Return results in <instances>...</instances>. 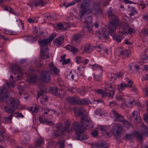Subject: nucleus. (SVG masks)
<instances>
[{
    "instance_id": "f257e3e1",
    "label": "nucleus",
    "mask_w": 148,
    "mask_h": 148,
    "mask_svg": "<svg viewBox=\"0 0 148 148\" xmlns=\"http://www.w3.org/2000/svg\"><path fill=\"white\" fill-rule=\"evenodd\" d=\"M81 120L82 121L81 123V125L78 122L74 121L71 126V132L76 131V135L75 137H73L74 139V138L76 140H80L87 139L88 138V136L81 129V127L84 129H86L92 127V122L89 118L86 116H83L81 117Z\"/></svg>"
},
{
    "instance_id": "f03ea898",
    "label": "nucleus",
    "mask_w": 148,
    "mask_h": 148,
    "mask_svg": "<svg viewBox=\"0 0 148 148\" xmlns=\"http://www.w3.org/2000/svg\"><path fill=\"white\" fill-rule=\"evenodd\" d=\"M92 12L93 9L90 4V0L87 1L85 0L80 6V10L79 12L80 18H81L85 14H92Z\"/></svg>"
},
{
    "instance_id": "7ed1b4c3",
    "label": "nucleus",
    "mask_w": 148,
    "mask_h": 148,
    "mask_svg": "<svg viewBox=\"0 0 148 148\" xmlns=\"http://www.w3.org/2000/svg\"><path fill=\"white\" fill-rule=\"evenodd\" d=\"M117 26H116L110 27H108V33L112 37L113 39L116 41L118 43L120 42L124 38L123 34H126L125 31L120 32L118 35H116L115 32Z\"/></svg>"
},
{
    "instance_id": "20e7f679",
    "label": "nucleus",
    "mask_w": 148,
    "mask_h": 148,
    "mask_svg": "<svg viewBox=\"0 0 148 148\" xmlns=\"http://www.w3.org/2000/svg\"><path fill=\"white\" fill-rule=\"evenodd\" d=\"M71 121L70 120H66L64 122V126L61 123H58L56 125V129H58L62 135H64L66 133H69L71 132V128L70 129Z\"/></svg>"
},
{
    "instance_id": "39448f33",
    "label": "nucleus",
    "mask_w": 148,
    "mask_h": 148,
    "mask_svg": "<svg viewBox=\"0 0 148 148\" xmlns=\"http://www.w3.org/2000/svg\"><path fill=\"white\" fill-rule=\"evenodd\" d=\"M106 14L108 15L109 19L112 20L110 22L108 27L118 26L119 24V18L116 15L114 14L111 8L107 10Z\"/></svg>"
},
{
    "instance_id": "423d86ee",
    "label": "nucleus",
    "mask_w": 148,
    "mask_h": 148,
    "mask_svg": "<svg viewBox=\"0 0 148 148\" xmlns=\"http://www.w3.org/2000/svg\"><path fill=\"white\" fill-rule=\"evenodd\" d=\"M105 89L106 90L108 91V96L109 97L112 98L114 93L115 87L114 83H111L110 81L106 83Z\"/></svg>"
},
{
    "instance_id": "0eeeda50",
    "label": "nucleus",
    "mask_w": 148,
    "mask_h": 148,
    "mask_svg": "<svg viewBox=\"0 0 148 148\" xmlns=\"http://www.w3.org/2000/svg\"><path fill=\"white\" fill-rule=\"evenodd\" d=\"M135 137L136 138L140 141L143 140V139L142 135L137 132H134L133 134L128 133L126 134L123 137V138L124 139H128L130 140L133 139Z\"/></svg>"
},
{
    "instance_id": "6e6552de",
    "label": "nucleus",
    "mask_w": 148,
    "mask_h": 148,
    "mask_svg": "<svg viewBox=\"0 0 148 148\" xmlns=\"http://www.w3.org/2000/svg\"><path fill=\"white\" fill-rule=\"evenodd\" d=\"M111 114L113 115L116 121L122 123L124 126L127 121L124 119L122 116L114 110L111 111Z\"/></svg>"
},
{
    "instance_id": "1a4fd4ad",
    "label": "nucleus",
    "mask_w": 148,
    "mask_h": 148,
    "mask_svg": "<svg viewBox=\"0 0 148 148\" xmlns=\"http://www.w3.org/2000/svg\"><path fill=\"white\" fill-rule=\"evenodd\" d=\"M56 36L55 34H53L48 38L40 40L39 41V43L41 47V48H43L45 49L46 47H47L46 45L49 42L52 41Z\"/></svg>"
},
{
    "instance_id": "9d476101",
    "label": "nucleus",
    "mask_w": 148,
    "mask_h": 148,
    "mask_svg": "<svg viewBox=\"0 0 148 148\" xmlns=\"http://www.w3.org/2000/svg\"><path fill=\"white\" fill-rule=\"evenodd\" d=\"M122 131V129L120 124L115 123L113 127V129L111 130V132L115 136L117 139L118 136L120 135Z\"/></svg>"
},
{
    "instance_id": "9b49d317",
    "label": "nucleus",
    "mask_w": 148,
    "mask_h": 148,
    "mask_svg": "<svg viewBox=\"0 0 148 148\" xmlns=\"http://www.w3.org/2000/svg\"><path fill=\"white\" fill-rule=\"evenodd\" d=\"M40 79L44 83H47L50 80V76L48 71H43L40 75Z\"/></svg>"
},
{
    "instance_id": "f8f14e48",
    "label": "nucleus",
    "mask_w": 148,
    "mask_h": 148,
    "mask_svg": "<svg viewBox=\"0 0 148 148\" xmlns=\"http://www.w3.org/2000/svg\"><path fill=\"white\" fill-rule=\"evenodd\" d=\"M3 108L4 111L5 112L8 113L10 114V116L5 118V120L7 121H9V123H11V120L14 116V110H12L11 108H8L7 106H4Z\"/></svg>"
},
{
    "instance_id": "ddd939ff",
    "label": "nucleus",
    "mask_w": 148,
    "mask_h": 148,
    "mask_svg": "<svg viewBox=\"0 0 148 148\" xmlns=\"http://www.w3.org/2000/svg\"><path fill=\"white\" fill-rule=\"evenodd\" d=\"M80 49L83 53H89L93 50L92 47L89 44H84L82 45Z\"/></svg>"
},
{
    "instance_id": "4468645a",
    "label": "nucleus",
    "mask_w": 148,
    "mask_h": 148,
    "mask_svg": "<svg viewBox=\"0 0 148 148\" xmlns=\"http://www.w3.org/2000/svg\"><path fill=\"white\" fill-rule=\"evenodd\" d=\"M92 17L89 16L85 19V23L87 25L86 28L87 32H91L92 31Z\"/></svg>"
},
{
    "instance_id": "2eb2a0df",
    "label": "nucleus",
    "mask_w": 148,
    "mask_h": 148,
    "mask_svg": "<svg viewBox=\"0 0 148 148\" xmlns=\"http://www.w3.org/2000/svg\"><path fill=\"white\" fill-rule=\"evenodd\" d=\"M5 89L4 86L2 88H0V101L6 102L8 100V95L7 92H3Z\"/></svg>"
},
{
    "instance_id": "dca6fc26",
    "label": "nucleus",
    "mask_w": 148,
    "mask_h": 148,
    "mask_svg": "<svg viewBox=\"0 0 148 148\" xmlns=\"http://www.w3.org/2000/svg\"><path fill=\"white\" fill-rule=\"evenodd\" d=\"M10 103L12 107L11 109L14 110L18 108L19 105V100L17 98H13L10 101Z\"/></svg>"
},
{
    "instance_id": "f3484780",
    "label": "nucleus",
    "mask_w": 148,
    "mask_h": 148,
    "mask_svg": "<svg viewBox=\"0 0 148 148\" xmlns=\"http://www.w3.org/2000/svg\"><path fill=\"white\" fill-rule=\"evenodd\" d=\"M131 117L134 119L137 123H140L141 121L140 114L139 112L136 111H134L132 112Z\"/></svg>"
},
{
    "instance_id": "a211bd4d",
    "label": "nucleus",
    "mask_w": 148,
    "mask_h": 148,
    "mask_svg": "<svg viewBox=\"0 0 148 148\" xmlns=\"http://www.w3.org/2000/svg\"><path fill=\"white\" fill-rule=\"evenodd\" d=\"M49 72L53 75H57L59 72V70L54 66L53 62L49 64Z\"/></svg>"
},
{
    "instance_id": "6ab92c4d",
    "label": "nucleus",
    "mask_w": 148,
    "mask_h": 148,
    "mask_svg": "<svg viewBox=\"0 0 148 148\" xmlns=\"http://www.w3.org/2000/svg\"><path fill=\"white\" fill-rule=\"evenodd\" d=\"M83 36L81 34H75L73 35L72 42L74 43L76 42L77 44L80 43L81 41V38Z\"/></svg>"
},
{
    "instance_id": "aec40b11",
    "label": "nucleus",
    "mask_w": 148,
    "mask_h": 148,
    "mask_svg": "<svg viewBox=\"0 0 148 148\" xmlns=\"http://www.w3.org/2000/svg\"><path fill=\"white\" fill-rule=\"evenodd\" d=\"M48 49L49 48L47 47H46L45 49L43 48H41V55L42 58L45 59L49 58V53L48 52Z\"/></svg>"
},
{
    "instance_id": "412c9836",
    "label": "nucleus",
    "mask_w": 148,
    "mask_h": 148,
    "mask_svg": "<svg viewBox=\"0 0 148 148\" xmlns=\"http://www.w3.org/2000/svg\"><path fill=\"white\" fill-rule=\"evenodd\" d=\"M64 37L63 36H60L54 40L53 43L56 45L60 46L64 42Z\"/></svg>"
},
{
    "instance_id": "4be33fe9",
    "label": "nucleus",
    "mask_w": 148,
    "mask_h": 148,
    "mask_svg": "<svg viewBox=\"0 0 148 148\" xmlns=\"http://www.w3.org/2000/svg\"><path fill=\"white\" fill-rule=\"evenodd\" d=\"M11 70L14 72V74H15L17 73H21L22 69L20 66L17 64H16L12 66Z\"/></svg>"
},
{
    "instance_id": "5701e85b",
    "label": "nucleus",
    "mask_w": 148,
    "mask_h": 148,
    "mask_svg": "<svg viewBox=\"0 0 148 148\" xmlns=\"http://www.w3.org/2000/svg\"><path fill=\"white\" fill-rule=\"evenodd\" d=\"M66 49L69 50L73 54H76L79 51L78 49L74 46L68 45L66 46Z\"/></svg>"
},
{
    "instance_id": "b1692460",
    "label": "nucleus",
    "mask_w": 148,
    "mask_h": 148,
    "mask_svg": "<svg viewBox=\"0 0 148 148\" xmlns=\"http://www.w3.org/2000/svg\"><path fill=\"white\" fill-rule=\"evenodd\" d=\"M78 100L77 98L75 97H70L66 99V100L72 104L78 103Z\"/></svg>"
},
{
    "instance_id": "393cba45",
    "label": "nucleus",
    "mask_w": 148,
    "mask_h": 148,
    "mask_svg": "<svg viewBox=\"0 0 148 148\" xmlns=\"http://www.w3.org/2000/svg\"><path fill=\"white\" fill-rule=\"evenodd\" d=\"M69 74H67L66 73H65V75L66 78L69 79H71L72 80H73L75 81H76L78 79V77L76 75L74 74L71 75L72 72L69 71Z\"/></svg>"
},
{
    "instance_id": "a878e982",
    "label": "nucleus",
    "mask_w": 148,
    "mask_h": 148,
    "mask_svg": "<svg viewBox=\"0 0 148 148\" xmlns=\"http://www.w3.org/2000/svg\"><path fill=\"white\" fill-rule=\"evenodd\" d=\"M91 103L90 101L88 99H82L78 100V103L81 105H87Z\"/></svg>"
},
{
    "instance_id": "bb28decb",
    "label": "nucleus",
    "mask_w": 148,
    "mask_h": 148,
    "mask_svg": "<svg viewBox=\"0 0 148 148\" xmlns=\"http://www.w3.org/2000/svg\"><path fill=\"white\" fill-rule=\"evenodd\" d=\"M4 134L5 132L3 131L0 130V142H3L5 140L7 141L9 140L8 136H7V138L6 136L4 137Z\"/></svg>"
},
{
    "instance_id": "cd10ccee",
    "label": "nucleus",
    "mask_w": 148,
    "mask_h": 148,
    "mask_svg": "<svg viewBox=\"0 0 148 148\" xmlns=\"http://www.w3.org/2000/svg\"><path fill=\"white\" fill-rule=\"evenodd\" d=\"M94 91L98 94H101L102 97H104L106 96L108 97V92H106L104 90L101 89H96Z\"/></svg>"
},
{
    "instance_id": "c85d7f7f",
    "label": "nucleus",
    "mask_w": 148,
    "mask_h": 148,
    "mask_svg": "<svg viewBox=\"0 0 148 148\" xmlns=\"http://www.w3.org/2000/svg\"><path fill=\"white\" fill-rule=\"evenodd\" d=\"M44 112L43 114H48L49 115H52L54 113V110H53L49 109L47 108H44L43 109Z\"/></svg>"
},
{
    "instance_id": "c756f323",
    "label": "nucleus",
    "mask_w": 148,
    "mask_h": 148,
    "mask_svg": "<svg viewBox=\"0 0 148 148\" xmlns=\"http://www.w3.org/2000/svg\"><path fill=\"white\" fill-rule=\"evenodd\" d=\"M49 90V92L54 95L56 96L58 95V88L56 86L50 87Z\"/></svg>"
},
{
    "instance_id": "7c9ffc66",
    "label": "nucleus",
    "mask_w": 148,
    "mask_h": 148,
    "mask_svg": "<svg viewBox=\"0 0 148 148\" xmlns=\"http://www.w3.org/2000/svg\"><path fill=\"white\" fill-rule=\"evenodd\" d=\"M46 3L42 0H37L34 3V5L35 7L43 6Z\"/></svg>"
},
{
    "instance_id": "2f4dec72",
    "label": "nucleus",
    "mask_w": 148,
    "mask_h": 148,
    "mask_svg": "<svg viewBox=\"0 0 148 148\" xmlns=\"http://www.w3.org/2000/svg\"><path fill=\"white\" fill-rule=\"evenodd\" d=\"M127 87V84L122 83L117 86V89L119 92H121L125 89V88Z\"/></svg>"
},
{
    "instance_id": "473e14b6",
    "label": "nucleus",
    "mask_w": 148,
    "mask_h": 148,
    "mask_svg": "<svg viewBox=\"0 0 148 148\" xmlns=\"http://www.w3.org/2000/svg\"><path fill=\"white\" fill-rule=\"evenodd\" d=\"M97 34H100L103 37L106 39H108L109 37V35L106 33L104 30L102 31L101 32L100 31L97 32Z\"/></svg>"
},
{
    "instance_id": "72a5a7b5",
    "label": "nucleus",
    "mask_w": 148,
    "mask_h": 148,
    "mask_svg": "<svg viewBox=\"0 0 148 148\" xmlns=\"http://www.w3.org/2000/svg\"><path fill=\"white\" fill-rule=\"evenodd\" d=\"M91 68L93 70H100L101 72L103 71L102 67L100 65H98L96 64H92L91 65Z\"/></svg>"
},
{
    "instance_id": "f704fd0d",
    "label": "nucleus",
    "mask_w": 148,
    "mask_h": 148,
    "mask_svg": "<svg viewBox=\"0 0 148 148\" xmlns=\"http://www.w3.org/2000/svg\"><path fill=\"white\" fill-rule=\"evenodd\" d=\"M27 78L29 81L31 82L34 83L38 79V77L37 75L30 76L28 77Z\"/></svg>"
},
{
    "instance_id": "c9c22d12",
    "label": "nucleus",
    "mask_w": 148,
    "mask_h": 148,
    "mask_svg": "<svg viewBox=\"0 0 148 148\" xmlns=\"http://www.w3.org/2000/svg\"><path fill=\"white\" fill-rule=\"evenodd\" d=\"M74 112L75 115L81 116L83 115L82 109L79 108H75Z\"/></svg>"
},
{
    "instance_id": "e433bc0d",
    "label": "nucleus",
    "mask_w": 148,
    "mask_h": 148,
    "mask_svg": "<svg viewBox=\"0 0 148 148\" xmlns=\"http://www.w3.org/2000/svg\"><path fill=\"white\" fill-rule=\"evenodd\" d=\"M48 97L45 95H44L40 99V103L42 104L45 106L46 104V102L48 100Z\"/></svg>"
},
{
    "instance_id": "4c0bfd02",
    "label": "nucleus",
    "mask_w": 148,
    "mask_h": 148,
    "mask_svg": "<svg viewBox=\"0 0 148 148\" xmlns=\"http://www.w3.org/2000/svg\"><path fill=\"white\" fill-rule=\"evenodd\" d=\"M139 66L138 65H136L134 66V70H133L132 69V67L131 66H130V71L131 73H137L139 69Z\"/></svg>"
},
{
    "instance_id": "58836bf2",
    "label": "nucleus",
    "mask_w": 148,
    "mask_h": 148,
    "mask_svg": "<svg viewBox=\"0 0 148 148\" xmlns=\"http://www.w3.org/2000/svg\"><path fill=\"white\" fill-rule=\"evenodd\" d=\"M120 53L121 55H123L124 56L127 57L130 55V52L129 50H125L121 51Z\"/></svg>"
},
{
    "instance_id": "ea45409f",
    "label": "nucleus",
    "mask_w": 148,
    "mask_h": 148,
    "mask_svg": "<svg viewBox=\"0 0 148 148\" xmlns=\"http://www.w3.org/2000/svg\"><path fill=\"white\" fill-rule=\"evenodd\" d=\"M142 132L143 135L145 136H148V128L145 125L142 126Z\"/></svg>"
},
{
    "instance_id": "a19ab883",
    "label": "nucleus",
    "mask_w": 148,
    "mask_h": 148,
    "mask_svg": "<svg viewBox=\"0 0 148 148\" xmlns=\"http://www.w3.org/2000/svg\"><path fill=\"white\" fill-rule=\"evenodd\" d=\"M47 118H46L44 115L43 114L40 116L38 120L41 123L43 124L44 123H45L47 120Z\"/></svg>"
},
{
    "instance_id": "79ce46f5",
    "label": "nucleus",
    "mask_w": 148,
    "mask_h": 148,
    "mask_svg": "<svg viewBox=\"0 0 148 148\" xmlns=\"http://www.w3.org/2000/svg\"><path fill=\"white\" fill-rule=\"evenodd\" d=\"M44 142V140L43 138L41 137H40L37 140L36 143V146L38 147L40 146Z\"/></svg>"
},
{
    "instance_id": "37998d69",
    "label": "nucleus",
    "mask_w": 148,
    "mask_h": 148,
    "mask_svg": "<svg viewBox=\"0 0 148 148\" xmlns=\"http://www.w3.org/2000/svg\"><path fill=\"white\" fill-rule=\"evenodd\" d=\"M65 95L64 91L62 89H61L59 91V92L58 93L57 96L60 97L62 98L64 97Z\"/></svg>"
},
{
    "instance_id": "c03bdc74",
    "label": "nucleus",
    "mask_w": 148,
    "mask_h": 148,
    "mask_svg": "<svg viewBox=\"0 0 148 148\" xmlns=\"http://www.w3.org/2000/svg\"><path fill=\"white\" fill-rule=\"evenodd\" d=\"M68 90L72 93L76 92H77L78 89H77L75 87L69 86L68 87Z\"/></svg>"
},
{
    "instance_id": "a18cd8bd",
    "label": "nucleus",
    "mask_w": 148,
    "mask_h": 148,
    "mask_svg": "<svg viewBox=\"0 0 148 148\" xmlns=\"http://www.w3.org/2000/svg\"><path fill=\"white\" fill-rule=\"evenodd\" d=\"M95 49L97 50V51L99 52H101V54H104V53L103 52V51H104V50H103L101 48V47L100 45H97L95 47Z\"/></svg>"
},
{
    "instance_id": "49530a36",
    "label": "nucleus",
    "mask_w": 148,
    "mask_h": 148,
    "mask_svg": "<svg viewBox=\"0 0 148 148\" xmlns=\"http://www.w3.org/2000/svg\"><path fill=\"white\" fill-rule=\"evenodd\" d=\"M141 33L145 36L148 37V28L143 29L142 30Z\"/></svg>"
},
{
    "instance_id": "de8ad7c7",
    "label": "nucleus",
    "mask_w": 148,
    "mask_h": 148,
    "mask_svg": "<svg viewBox=\"0 0 148 148\" xmlns=\"http://www.w3.org/2000/svg\"><path fill=\"white\" fill-rule=\"evenodd\" d=\"M94 79L96 81H99L101 79L102 77V73H100L99 75H97L96 76H95V74H93Z\"/></svg>"
},
{
    "instance_id": "09e8293b",
    "label": "nucleus",
    "mask_w": 148,
    "mask_h": 148,
    "mask_svg": "<svg viewBox=\"0 0 148 148\" xmlns=\"http://www.w3.org/2000/svg\"><path fill=\"white\" fill-rule=\"evenodd\" d=\"M134 100H130L129 101H127L125 102V104L128 107L130 108L132 107V105L134 103Z\"/></svg>"
},
{
    "instance_id": "8fccbe9b",
    "label": "nucleus",
    "mask_w": 148,
    "mask_h": 148,
    "mask_svg": "<svg viewBox=\"0 0 148 148\" xmlns=\"http://www.w3.org/2000/svg\"><path fill=\"white\" fill-rule=\"evenodd\" d=\"M57 130L54 131L53 135L55 137H58L60 136V134H62L60 132V130L58 129H57Z\"/></svg>"
},
{
    "instance_id": "3c124183",
    "label": "nucleus",
    "mask_w": 148,
    "mask_h": 148,
    "mask_svg": "<svg viewBox=\"0 0 148 148\" xmlns=\"http://www.w3.org/2000/svg\"><path fill=\"white\" fill-rule=\"evenodd\" d=\"M64 140H60L58 142V143L59 145V148H64L65 146L64 145Z\"/></svg>"
},
{
    "instance_id": "603ef678",
    "label": "nucleus",
    "mask_w": 148,
    "mask_h": 148,
    "mask_svg": "<svg viewBox=\"0 0 148 148\" xmlns=\"http://www.w3.org/2000/svg\"><path fill=\"white\" fill-rule=\"evenodd\" d=\"M44 93L43 90L40 89V91L37 92L36 99L38 100L39 98Z\"/></svg>"
},
{
    "instance_id": "864d4df0",
    "label": "nucleus",
    "mask_w": 148,
    "mask_h": 148,
    "mask_svg": "<svg viewBox=\"0 0 148 148\" xmlns=\"http://www.w3.org/2000/svg\"><path fill=\"white\" fill-rule=\"evenodd\" d=\"M143 91L144 94L145 95L148 96V85L146 86L145 88L143 89Z\"/></svg>"
},
{
    "instance_id": "5fc2aeb1",
    "label": "nucleus",
    "mask_w": 148,
    "mask_h": 148,
    "mask_svg": "<svg viewBox=\"0 0 148 148\" xmlns=\"http://www.w3.org/2000/svg\"><path fill=\"white\" fill-rule=\"evenodd\" d=\"M100 4L99 3L94 2L93 3V8L95 10L99 8Z\"/></svg>"
},
{
    "instance_id": "6e6d98bb",
    "label": "nucleus",
    "mask_w": 148,
    "mask_h": 148,
    "mask_svg": "<svg viewBox=\"0 0 148 148\" xmlns=\"http://www.w3.org/2000/svg\"><path fill=\"white\" fill-rule=\"evenodd\" d=\"M131 12L129 13V14L130 16H131L134 14H135V13H137V12L136 11L135 8L132 7V10H130Z\"/></svg>"
},
{
    "instance_id": "4d7b16f0",
    "label": "nucleus",
    "mask_w": 148,
    "mask_h": 148,
    "mask_svg": "<svg viewBox=\"0 0 148 148\" xmlns=\"http://www.w3.org/2000/svg\"><path fill=\"white\" fill-rule=\"evenodd\" d=\"M15 81L11 82H7L6 83L8 87H14L15 84Z\"/></svg>"
},
{
    "instance_id": "13d9d810",
    "label": "nucleus",
    "mask_w": 148,
    "mask_h": 148,
    "mask_svg": "<svg viewBox=\"0 0 148 148\" xmlns=\"http://www.w3.org/2000/svg\"><path fill=\"white\" fill-rule=\"evenodd\" d=\"M127 87H132L133 82L130 80L129 79H127Z\"/></svg>"
},
{
    "instance_id": "bf43d9fd",
    "label": "nucleus",
    "mask_w": 148,
    "mask_h": 148,
    "mask_svg": "<svg viewBox=\"0 0 148 148\" xmlns=\"http://www.w3.org/2000/svg\"><path fill=\"white\" fill-rule=\"evenodd\" d=\"M2 7L5 10L9 11L10 13H12V10L10 7L4 5H2Z\"/></svg>"
},
{
    "instance_id": "052dcab7",
    "label": "nucleus",
    "mask_w": 148,
    "mask_h": 148,
    "mask_svg": "<svg viewBox=\"0 0 148 148\" xmlns=\"http://www.w3.org/2000/svg\"><path fill=\"white\" fill-rule=\"evenodd\" d=\"M77 93H79L82 96L84 95L85 94V91L84 90L78 88Z\"/></svg>"
},
{
    "instance_id": "680f3d73",
    "label": "nucleus",
    "mask_w": 148,
    "mask_h": 148,
    "mask_svg": "<svg viewBox=\"0 0 148 148\" xmlns=\"http://www.w3.org/2000/svg\"><path fill=\"white\" fill-rule=\"evenodd\" d=\"M123 75V73H119L117 74H113V75L114 76V80H115L117 78H118L122 76Z\"/></svg>"
},
{
    "instance_id": "e2e57ef3",
    "label": "nucleus",
    "mask_w": 148,
    "mask_h": 148,
    "mask_svg": "<svg viewBox=\"0 0 148 148\" xmlns=\"http://www.w3.org/2000/svg\"><path fill=\"white\" fill-rule=\"evenodd\" d=\"M80 69V71L79 72L80 73V75L83 76V77H85V76L84 73V70L82 69L80 67H79L77 68V69L78 70H79Z\"/></svg>"
},
{
    "instance_id": "0e129e2a",
    "label": "nucleus",
    "mask_w": 148,
    "mask_h": 148,
    "mask_svg": "<svg viewBox=\"0 0 148 148\" xmlns=\"http://www.w3.org/2000/svg\"><path fill=\"white\" fill-rule=\"evenodd\" d=\"M147 115H145L144 117L145 120L147 122H148V102L147 104Z\"/></svg>"
},
{
    "instance_id": "69168bd1",
    "label": "nucleus",
    "mask_w": 148,
    "mask_h": 148,
    "mask_svg": "<svg viewBox=\"0 0 148 148\" xmlns=\"http://www.w3.org/2000/svg\"><path fill=\"white\" fill-rule=\"evenodd\" d=\"M34 33L36 34V35L37 36H39L42 35L43 33V32H40L39 30H36L34 31Z\"/></svg>"
},
{
    "instance_id": "338daca9",
    "label": "nucleus",
    "mask_w": 148,
    "mask_h": 148,
    "mask_svg": "<svg viewBox=\"0 0 148 148\" xmlns=\"http://www.w3.org/2000/svg\"><path fill=\"white\" fill-rule=\"evenodd\" d=\"M107 127L106 126H100L99 127V129L102 131L105 132L107 130Z\"/></svg>"
},
{
    "instance_id": "774afa93",
    "label": "nucleus",
    "mask_w": 148,
    "mask_h": 148,
    "mask_svg": "<svg viewBox=\"0 0 148 148\" xmlns=\"http://www.w3.org/2000/svg\"><path fill=\"white\" fill-rule=\"evenodd\" d=\"M92 148H100L99 144L96 143H93L91 145Z\"/></svg>"
}]
</instances>
